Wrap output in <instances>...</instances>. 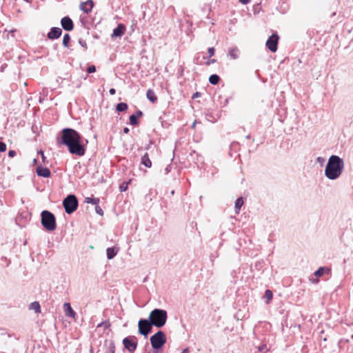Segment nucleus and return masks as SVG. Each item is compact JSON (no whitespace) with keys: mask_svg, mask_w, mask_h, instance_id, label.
Listing matches in <instances>:
<instances>
[{"mask_svg":"<svg viewBox=\"0 0 353 353\" xmlns=\"http://www.w3.org/2000/svg\"><path fill=\"white\" fill-rule=\"evenodd\" d=\"M123 344L126 350L133 353L137 347V339L134 336H129L123 339Z\"/></svg>","mask_w":353,"mask_h":353,"instance_id":"8","label":"nucleus"},{"mask_svg":"<svg viewBox=\"0 0 353 353\" xmlns=\"http://www.w3.org/2000/svg\"><path fill=\"white\" fill-rule=\"evenodd\" d=\"M199 95V92H196V93L194 94V95L193 96V98H194V97H198Z\"/></svg>","mask_w":353,"mask_h":353,"instance_id":"47","label":"nucleus"},{"mask_svg":"<svg viewBox=\"0 0 353 353\" xmlns=\"http://www.w3.org/2000/svg\"><path fill=\"white\" fill-rule=\"evenodd\" d=\"M258 350L261 353H266L268 351V348L266 344H263L258 347Z\"/></svg>","mask_w":353,"mask_h":353,"instance_id":"29","label":"nucleus"},{"mask_svg":"<svg viewBox=\"0 0 353 353\" xmlns=\"http://www.w3.org/2000/svg\"><path fill=\"white\" fill-rule=\"evenodd\" d=\"M265 297L267 299V303H268L272 299V292L270 290H266L265 292Z\"/></svg>","mask_w":353,"mask_h":353,"instance_id":"26","label":"nucleus"},{"mask_svg":"<svg viewBox=\"0 0 353 353\" xmlns=\"http://www.w3.org/2000/svg\"><path fill=\"white\" fill-rule=\"evenodd\" d=\"M141 163L147 168L152 166V162L149 158L148 154L145 153L141 158Z\"/></svg>","mask_w":353,"mask_h":353,"instance_id":"20","label":"nucleus"},{"mask_svg":"<svg viewBox=\"0 0 353 353\" xmlns=\"http://www.w3.org/2000/svg\"><path fill=\"white\" fill-rule=\"evenodd\" d=\"M152 347L155 350L161 348L166 343V336L163 331H158L150 337Z\"/></svg>","mask_w":353,"mask_h":353,"instance_id":"6","label":"nucleus"},{"mask_svg":"<svg viewBox=\"0 0 353 353\" xmlns=\"http://www.w3.org/2000/svg\"><path fill=\"white\" fill-rule=\"evenodd\" d=\"M62 34V30L58 27H53L48 33L47 37L50 39H56L60 37Z\"/></svg>","mask_w":353,"mask_h":353,"instance_id":"11","label":"nucleus"},{"mask_svg":"<svg viewBox=\"0 0 353 353\" xmlns=\"http://www.w3.org/2000/svg\"><path fill=\"white\" fill-rule=\"evenodd\" d=\"M61 143L66 145L70 153L77 156H83L85 152L82 137L79 132L72 128L62 130Z\"/></svg>","mask_w":353,"mask_h":353,"instance_id":"1","label":"nucleus"},{"mask_svg":"<svg viewBox=\"0 0 353 353\" xmlns=\"http://www.w3.org/2000/svg\"><path fill=\"white\" fill-rule=\"evenodd\" d=\"M62 28L66 31H71L74 28L72 20L69 17H64L61 20Z\"/></svg>","mask_w":353,"mask_h":353,"instance_id":"10","label":"nucleus"},{"mask_svg":"<svg viewBox=\"0 0 353 353\" xmlns=\"http://www.w3.org/2000/svg\"><path fill=\"white\" fill-rule=\"evenodd\" d=\"M109 92L111 95H113L115 94L116 92V90L114 88H110V90H109Z\"/></svg>","mask_w":353,"mask_h":353,"instance_id":"42","label":"nucleus"},{"mask_svg":"<svg viewBox=\"0 0 353 353\" xmlns=\"http://www.w3.org/2000/svg\"><path fill=\"white\" fill-rule=\"evenodd\" d=\"M70 41V37L69 34H65L63 38V45L64 47H68V43Z\"/></svg>","mask_w":353,"mask_h":353,"instance_id":"27","label":"nucleus"},{"mask_svg":"<svg viewBox=\"0 0 353 353\" xmlns=\"http://www.w3.org/2000/svg\"><path fill=\"white\" fill-rule=\"evenodd\" d=\"M41 222L43 227L48 231H54L57 228L56 218L48 210H43L41 214Z\"/></svg>","mask_w":353,"mask_h":353,"instance_id":"4","label":"nucleus"},{"mask_svg":"<svg viewBox=\"0 0 353 353\" xmlns=\"http://www.w3.org/2000/svg\"><path fill=\"white\" fill-rule=\"evenodd\" d=\"M188 348H185L183 350L182 353H188Z\"/></svg>","mask_w":353,"mask_h":353,"instance_id":"46","label":"nucleus"},{"mask_svg":"<svg viewBox=\"0 0 353 353\" xmlns=\"http://www.w3.org/2000/svg\"><path fill=\"white\" fill-rule=\"evenodd\" d=\"M344 161L337 155H332L325 169V176L330 180H336L340 177L344 170Z\"/></svg>","mask_w":353,"mask_h":353,"instance_id":"2","label":"nucleus"},{"mask_svg":"<svg viewBox=\"0 0 353 353\" xmlns=\"http://www.w3.org/2000/svg\"><path fill=\"white\" fill-rule=\"evenodd\" d=\"M239 1L242 4H247V3H248L250 1V0H239Z\"/></svg>","mask_w":353,"mask_h":353,"instance_id":"41","label":"nucleus"},{"mask_svg":"<svg viewBox=\"0 0 353 353\" xmlns=\"http://www.w3.org/2000/svg\"><path fill=\"white\" fill-rule=\"evenodd\" d=\"M243 200L242 197L238 198L235 201V212L236 214H239L241 210V206L243 205Z\"/></svg>","mask_w":353,"mask_h":353,"instance_id":"22","label":"nucleus"},{"mask_svg":"<svg viewBox=\"0 0 353 353\" xmlns=\"http://www.w3.org/2000/svg\"><path fill=\"white\" fill-rule=\"evenodd\" d=\"M39 154L41 156V158H42L43 161V162H45L46 157H45V156H44V153H43V152L42 150H40V151L39 152Z\"/></svg>","mask_w":353,"mask_h":353,"instance_id":"40","label":"nucleus"},{"mask_svg":"<svg viewBox=\"0 0 353 353\" xmlns=\"http://www.w3.org/2000/svg\"><path fill=\"white\" fill-rule=\"evenodd\" d=\"M128 188V183L126 184H122L121 186H120V190L121 192H123V191H125Z\"/></svg>","mask_w":353,"mask_h":353,"instance_id":"36","label":"nucleus"},{"mask_svg":"<svg viewBox=\"0 0 353 353\" xmlns=\"http://www.w3.org/2000/svg\"><path fill=\"white\" fill-rule=\"evenodd\" d=\"M87 71L88 73H93L96 71V67L94 65H90L87 68Z\"/></svg>","mask_w":353,"mask_h":353,"instance_id":"34","label":"nucleus"},{"mask_svg":"<svg viewBox=\"0 0 353 353\" xmlns=\"http://www.w3.org/2000/svg\"><path fill=\"white\" fill-rule=\"evenodd\" d=\"M6 150V145L3 142L0 141V152H3Z\"/></svg>","mask_w":353,"mask_h":353,"instance_id":"35","label":"nucleus"},{"mask_svg":"<svg viewBox=\"0 0 353 353\" xmlns=\"http://www.w3.org/2000/svg\"><path fill=\"white\" fill-rule=\"evenodd\" d=\"M279 36L276 34H272L266 41L267 48L272 52L277 50Z\"/></svg>","mask_w":353,"mask_h":353,"instance_id":"9","label":"nucleus"},{"mask_svg":"<svg viewBox=\"0 0 353 353\" xmlns=\"http://www.w3.org/2000/svg\"><path fill=\"white\" fill-rule=\"evenodd\" d=\"M228 56L230 59L235 60L239 58L240 50L237 47H232L228 50Z\"/></svg>","mask_w":353,"mask_h":353,"instance_id":"13","label":"nucleus"},{"mask_svg":"<svg viewBox=\"0 0 353 353\" xmlns=\"http://www.w3.org/2000/svg\"><path fill=\"white\" fill-rule=\"evenodd\" d=\"M216 61V59H210L207 63H206V65H209L212 63H214Z\"/></svg>","mask_w":353,"mask_h":353,"instance_id":"39","label":"nucleus"},{"mask_svg":"<svg viewBox=\"0 0 353 353\" xmlns=\"http://www.w3.org/2000/svg\"><path fill=\"white\" fill-rule=\"evenodd\" d=\"M137 116V118L139 117H141L142 114H143V112L141 111V110H138L137 111L136 114H135Z\"/></svg>","mask_w":353,"mask_h":353,"instance_id":"43","label":"nucleus"},{"mask_svg":"<svg viewBox=\"0 0 353 353\" xmlns=\"http://www.w3.org/2000/svg\"><path fill=\"white\" fill-rule=\"evenodd\" d=\"M92 7L93 2L91 0L83 2L80 4V9L87 14L91 11Z\"/></svg>","mask_w":353,"mask_h":353,"instance_id":"15","label":"nucleus"},{"mask_svg":"<svg viewBox=\"0 0 353 353\" xmlns=\"http://www.w3.org/2000/svg\"><path fill=\"white\" fill-rule=\"evenodd\" d=\"M152 323L150 321L149 318L141 319L138 322L139 333L145 337H147L149 333L152 331Z\"/></svg>","mask_w":353,"mask_h":353,"instance_id":"7","label":"nucleus"},{"mask_svg":"<svg viewBox=\"0 0 353 353\" xmlns=\"http://www.w3.org/2000/svg\"><path fill=\"white\" fill-rule=\"evenodd\" d=\"M29 309L34 310L35 313L41 312L40 304L37 301L32 302L29 305Z\"/></svg>","mask_w":353,"mask_h":353,"instance_id":"21","label":"nucleus"},{"mask_svg":"<svg viewBox=\"0 0 353 353\" xmlns=\"http://www.w3.org/2000/svg\"><path fill=\"white\" fill-rule=\"evenodd\" d=\"M79 43L81 45V46L82 48H83L84 50H87V48H88L87 43L84 39H83L82 38H80L79 39Z\"/></svg>","mask_w":353,"mask_h":353,"instance_id":"32","label":"nucleus"},{"mask_svg":"<svg viewBox=\"0 0 353 353\" xmlns=\"http://www.w3.org/2000/svg\"><path fill=\"white\" fill-rule=\"evenodd\" d=\"M115 352V346L113 343H110L109 344L108 350L105 353H114Z\"/></svg>","mask_w":353,"mask_h":353,"instance_id":"30","label":"nucleus"},{"mask_svg":"<svg viewBox=\"0 0 353 353\" xmlns=\"http://www.w3.org/2000/svg\"><path fill=\"white\" fill-rule=\"evenodd\" d=\"M128 104L123 102L119 103L116 106V110L118 112H123L128 109Z\"/></svg>","mask_w":353,"mask_h":353,"instance_id":"24","label":"nucleus"},{"mask_svg":"<svg viewBox=\"0 0 353 353\" xmlns=\"http://www.w3.org/2000/svg\"><path fill=\"white\" fill-rule=\"evenodd\" d=\"M16 155V152L14 150H10L8 152V156L10 157H14Z\"/></svg>","mask_w":353,"mask_h":353,"instance_id":"38","label":"nucleus"},{"mask_svg":"<svg viewBox=\"0 0 353 353\" xmlns=\"http://www.w3.org/2000/svg\"><path fill=\"white\" fill-rule=\"evenodd\" d=\"M129 120H130V123L131 125H135L138 123L137 116L136 114L130 115Z\"/></svg>","mask_w":353,"mask_h":353,"instance_id":"28","label":"nucleus"},{"mask_svg":"<svg viewBox=\"0 0 353 353\" xmlns=\"http://www.w3.org/2000/svg\"><path fill=\"white\" fill-rule=\"evenodd\" d=\"M119 250L117 247L108 248L106 250L108 259H112L117 254Z\"/></svg>","mask_w":353,"mask_h":353,"instance_id":"17","label":"nucleus"},{"mask_svg":"<svg viewBox=\"0 0 353 353\" xmlns=\"http://www.w3.org/2000/svg\"><path fill=\"white\" fill-rule=\"evenodd\" d=\"M246 139H250V135H248V136L246 137Z\"/></svg>","mask_w":353,"mask_h":353,"instance_id":"49","label":"nucleus"},{"mask_svg":"<svg viewBox=\"0 0 353 353\" xmlns=\"http://www.w3.org/2000/svg\"><path fill=\"white\" fill-rule=\"evenodd\" d=\"M78 200L75 195L69 194L63 201V205L67 214L73 213L78 208Z\"/></svg>","mask_w":353,"mask_h":353,"instance_id":"5","label":"nucleus"},{"mask_svg":"<svg viewBox=\"0 0 353 353\" xmlns=\"http://www.w3.org/2000/svg\"><path fill=\"white\" fill-rule=\"evenodd\" d=\"M63 308L65 310V315L68 317L74 318L76 316V312L72 308L70 304L69 303H65L63 304Z\"/></svg>","mask_w":353,"mask_h":353,"instance_id":"16","label":"nucleus"},{"mask_svg":"<svg viewBox=\"0 0 353 353\" xmlns=\"http://www.w3.org/2000/svg\"><path fill=\"white\" fill-rule=\"evenodd\" d=\"M123 132L125 133V134L128 133L129 132V129L128 128H125L123 129Z\"/></svg>","mask_w":353,"mask_h":353,"instance_id":"44","label":"nucleus"},{"mask_svg":"<svg viewBox=\"0 0 353 353\" xmlns=\"http://www.w3.org/2000/svg\"><path fill=\"white\" fill-rule=\"evenodd\" d=\"M24 1L28 2V3H30L32 0H24Z\"/></svg>","mask_w":353,"mask_h":353,"instance_id":"48","label":"nucleus"},{"mask_svg":"<svg viewBox=\"0 0 353 353\" xmlns=\"http://www.w3.org/2000/svg\"><path fill=\"white\" fill-rule=\"evenodd\" d=\"M165 173H168L170 172V167L168 166L165 169Z\"/></svg>","mask_w":353,"mask_h":353,"instance_id":"45","label":"nucleus"},{"mask_svg":"<svg viewBox=\"0 0 353 353\" xmlns=\"http://www.w3.org/2000/svg\"><path fill=\"white\" fill-rule=\"evenodd\" d=\"M85 201L87 203H92L94 205H97V204H99V198L86 197Z\"/></svg>","mask_w":353,"mask_h":353,"instance_id":"25","label":"nucleus"},{"mask_svg":"<svg viewBox=\"0 0 353 353\" xmlns=\"http://www.w3.org/2000/svg\"><path fill=\"white\" fill-rule=\"evenodd\" d=\"M214 52H215V50H214V48L213 47L209 48L208 49V54L210 57L214 56Z\"/></svg>","mask_w":353,"mask_h":353,"instance_id":"33","label":"nucleus"},{"mask_svg":"<svg viewBox=\"0 0 353 353\" xmlns=\"http://www.w3.org/2000/svg\"><path fill=\"white\" fill-rule=\"evenodd\" d=\"M220 81V77L217 74H212L209 77V81L212 85H216Z\"/></svg>","mask_w":353,"mask_h":353,"instance_id":"23","label":"nucleus"},{"mask_svg":"<svg viewBox=\"0 0 353 353\" xmlns=\"http://www.w3.org/2000/svg\"><path fill=\"white\" fill-rule=\"evenodd\" d=\"M146 96H147L148 99L150 101H151L152 103L157 102V97L154 92L153 90H152L151 89L148 90Z\"/></svg>","mask_w":353,"mask_h":353,"instance_id":"19","label":"nucleus"},{"mask_svg":"<svg viewBox=\"0 0 353 353\" xmlns=\"http://www.w3.org/2000/svg\"><path fill=\"white\" fill-rule=\"evenodd\" d=\"M36 172L39 176L48 178L50 176V171L48 168L42 166H38L36 169Z\"/></svg>","mask_w":353,"mask_h":353,"instance_id":"14","label":"nucleus"},{"mask_svg":"<svg viewBox=\"0 0 353 353\" xmlns=\"http://www.w3.org/2000/svg\"><path fill=\"white\" fill-rule=\"evenodd\" d=\"M168 313L163 309L155 308L149 315V319L152 325L157 327H163L167 321Z\"/></svg>","mask_w":353,"mask_h":353,"instance_id":"3","label":"nucleus"},{"mask_svg":"<svg viewBox=\"0 0 353 353\" xmlns=\"http://www.w3.org/2000/svg\"><path fill=\"white\" fill-rule=\"evenodd\" d=\"M330 272V269L327 267H320L316 271L314 272V276L316 277H320L325 274H329Z\"/></svg>","mask_w":353,"mask_h":353,"instance_id":"18","label":"nucleus"},{"mask_svg":"<svg viewBox=\"0 0 353 353\" xmlns=\"http://www.w3.org/2000/svg\"><path fill=\"white\" fill-rule=\"evenodd\" d=\"M95 212L97 214H99L100 216L103 215V211L101 209V208L99 205V204L95 205Z\"/></svg>","mask_w":353,"mask_h":353,"instance_id":"31","label":"nucleus"},{"mask_svg":"<svg viewBox=\"0 0 353 353\" xmlns=\"http://www.w3.org/2000/svg\"><path fill=\"white\" fill-rule=\"evenodd\" d=\"M316 161L321 164L323 163L324 161H325V159L323 157H317L316 159Z\"/></svg>","mask_w":353,"mask_h":353,"instance_id":"37","label":"nucleus"},{"mask_svg":"<svg viewBox=\"0 0 353 353\" xmlns=\"http://www.w3.org/2000/svg\"><path fill=\"white\" fill-rule=\"evenodd\" d=\"M125 32V26L122 24L119 23L116 28L113 30V32L111 35L112 38L114 37H121L124 34Z\"/></svg>","mask_w":353,"mask_h":353,"instance_id":"12","label":"nucleus"}]
</instances>
